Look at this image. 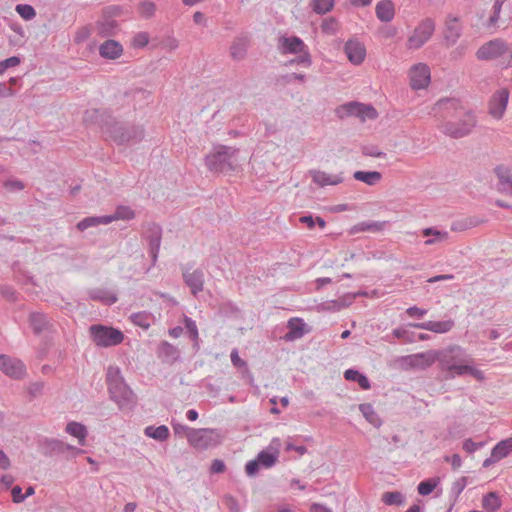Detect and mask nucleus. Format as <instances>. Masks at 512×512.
I'll use <instances>...</instances> for the list:
<instances>
[{
  "mask_svg": "<svg viewBox=\"0 0 512 512\" xmlns=\"http://www.w3.org/2000/svg\"><path fill=\"white\" fill-rule=\"evenodd\" d=\"M92 120L117 144H135L143 140L145 130L142 125L116 120L107 110L93 109L86 111L85 121Z\"/></svg>",
  "mask_w": 512,
  "mask_h": 512,
  "instance_id": "f257e3e1",
  "label": "nucleus"
},
{
  "mask_svg": "<svg viewBox=\"0 0 512 512\" xmlns=\"http://www.w3.org/2000/svg\"><path fill=\"white\" fill-rule=\"evenodd\" d=\"M435 107L445 110L447 116L457 117V120H449L440 125V130L446 136L453 139H459L470 135L476 127L477 119L473 111H464L457 99H440Z\"/></svg>",
  "mask_w": 512,
  "mask_h": 512,
  "instance_id": "f03ea898",
  "label": "nucleus"
},
{
  "mask_svg": "<svg viewBox=\"0 0 512 512\" xmlns=\"http://www.w3.org/2000/svg\"><path fill=\"white\" fill-rule=\"evenodd\" d=\"M107 388L111 400L119 409H132L136 404V395L125 383L118 367L110 366L106 374Z\"/></svg>",
  "mask_w": 512,
  "mask_h": 512,
  "instance_id": "7ed1b4c3",
  "label": "nucleus"
},
{
  "mask_svg": "<svg viewBox=\"0 0 512 512\" xmlns=\"http://www.w3.org/2000/svg\"><path fill=\"white\" fill-rule=\"evenodd\" d=\"M239 150L227 145H214L205 156V165L215 173H229L235 170L236 156Z\"/></svg>",
  "mask_w": 512,
  "mask_h": 512,
  "instance_id": "20e7f679",
  "label": "nucleus"
},
{
  "mask_svg": "<svg viewBox=\"0 0 512 512\" xmlns=\"http://www.w3.org/2000/svg\"><path fill=\"white\" fill-rule=\"evenodd\" d=\"M90 338L98 347H112L121 344L125 338L124 333L112 326L93 324L89 327Z\"/></svg>",
  "mask_w": 512,
  "mask_h": 512,
  "instance_id": "39448f33",
  "label": "nucleus"
},
{
  "mask_svg": "<svg viewBox=\"0 0 512 512\" xmlns=\"http://www.w3.org/2000/svg\"><path fill=\"white\" fill-rule=\"evenodd\" d=\"M188 443L198 450L214 448L221 443V435L217 429L199 428L191 430L187 435Z\"/></svg>",
  "mask_w": 512,
  "mask_h": 512,
  "instance_id": "423d86ee",
  "label": "nucleus"
},
{
  "mask_svg": "<svg viewBox=\"0 0 512 512\" xmlns=\"http://www.w3.org/2000/svg\"><path fill=\"white\" fill-rule=\"evenodd\" d=\"M336 115L343 119L345 117H358L362 121L366 119H375L378 116L377 110L370 104H363L357 101H351L340 105L335 110Z\"/></svg>",
  "mask_w": 512,
  "mask_h": 512,
  "instance_id": "0eeeda50",
  "label": "nucleus"
},
{
  "mask_svg": "<svg viewBox=\"0 0 512 512\" xmlns=\"http://www.w3.org/2000/svg\"><path fill=\"white\" fill-rule=\"evenodd\" d=\"M435 21L432 18L423 19L407 39L406 47L409 50L420 49L432 37L435 31Z\"/></svg>",
  "mask_w": 512,
  "mask_h": 512,
  "instance_id": "6e6552de",
  "label": "nucleus"
},
{
  "mask_svg": "<svg viewBox=\"0 0 512 512\" xmlns=\"http://www.w3.org/2000/svg\"><path fill=\"white\" fill-rule=\"evenodd\" d=\"M506 42L502 38H495L480 46L476 52V57L478 60L482 61H492V60H501V57L505 54Z\"/></svg>",
  "mask_w": 512,
  "mask_h": 512,
  "instance_id": "1a4fd4ad",
  "label": "nucleus"
},
{
  "mask_svg": "<svg viewBox=\"0 0 512 512\" xmlns=\"http://www.w3.org/2000/svg\"><path fill=\"white\" fill-rule=\"evenodd\" d=\"M144 238L147 240L149 245V255L151 257L152 264L155 265L161 246L162 227L154 222L149 223L144 233Z\"/></svg>",
  "mask_w": 512,
  "mask_h": 512,
  "instance_id": "9d476101",
  "label": "nucleus"
},
{
  "mask_svg": "<svg viewBox=\"0 0 512 512\" xmlns=\"http://www.w3.org/2000/svg\"><path fill=\"white\" fill-rule=\"evenodd\" d=\"M39 452L46 457L64 454L72 445L56 438L41 437L37 442Z\"/></svg>",
  "mask_w": 512,
  "mask_h": 512,
  "instance_id": "9b49d317",
  "label": "nucleus"
},
{
  "mask_svg": "<svg viewBox=\"0 0 512 512\" xmlns=\"http://www.w3.org/2000/svg\"><path fill=\"white\" fill-rule=\"evenodd\" d=\"M0 370L11 378L21 379L26 373V366L20 359L1 354Z\"/></svg>",
  "mask_w": 512,
  "mask_h": 512,
  "instance_id": "f8f14e48",
  "label": "nucleus"
},
{
  "mask_svg": "<svg viewBox=\"0 0 512 512\" xmlns=\"http://www.w3.org/2000/svg\"><path fill=\"white\" fill-rule=\"evenodd\" d=\"M409 78L413 90L424 89L430 83V69L424 63L415 64L410 69Z\"/></svg>",
  "mask_w": 512,
  "mask_h": 512,
  "instance_id": "ddd939ff",
  "label": "nucleus"
},
{
  "mask_svg": "<svg viewBox=\"0 0 512 512\" xmlns=\"http://www.w3.org/2000/svg\"><path fill=\"white\" fill-rule=\"evenodd\" d=\"M508 100V89L502 88L494 92L489 101V114L496 119H501L507 108Z\"/></svg>",
  "mask_w": 512,
  "mask_h": 512,
  "instance_id": "4468645a",
  "label": "nucleus"
},
{
  "mask_svg": "<svg viewBox=\"0 0 512 512\" xmlns=\"http://www.w3.org/2000/svg\"><path fill=\"white\" fill-rule=\"evenodd\" d=\"M277 48L280 54L282 55H296L299 52L309 50L308 46L304 43V41L300 37L295 35L279 37Z\"/></svg>",
  "mask_w": 512,
  "mask_h": 512,
  "instance_id": "2eb2a0df",
  "label": "nucleus"
},
{
  "mask_svg": "<svg viewBox=\"0 0 512 512\" xmlns=\"http://www.w3.org/2000/svg\"><path fill=\"white\" fill-rule=\"evenodd\" d=\"M494 173L498 179L496 189L498 192L512 197V171L503 164L494 168Z\"/></svg>",
  "mask_w": 512,
  "mask_h": 512,
  "instance_id": "dca6fc26",
  "label": "nucleus"
},
{
  "mask_svg": "<svg viewBox=\"0 0 512 512\" xmlns=\"http://www.w3.org/2000/svg\"><path fill=\"white\" fill-rule=\"evenodd\" d=\"M184 283L189 287L193 295H197L204 289V272L201 269L190 271V268L182 270Z\"/></svg>",
  "mask_w": 512,
  "mask_h": 512,
  "instance_id": "f3484780",
  "label": "nucleus"
},
{
  "mask_svg": "<svg viewBox=\"0 0 512 512\" xmlns=\"http://www.w3.org/2000/svg\"><path fill=\"white\" fill-rule=\"evenodd\" d=\"M344 51L348 60L354 65H360L365 60V46L358 40L349 39L345 43Z\"/></svg>",
  "mask_w": 512,
  "mask_h": 512,
  "instance_id": "a211bd4d",
  "label": "nucleus"
},
{
  "mask_svg": "<svg viewBox=\"0 0 512 512\" xmlns=\"http://www.w3.org/2000/svg\"><path fill=\"white\" fill-rule=\"evenodd\" d=\"M455 323L452 319L443 320V321H426L420 323H409V326L415 329L428 330L438 334H444L449 332Z\"/></svg>",
  "mask_w": 512,
  "mask_h": 512,
  "instance_id": "6ab92c4d",
  "label": "nucleus"
},
{
  "mask_svg": "<svg viewBox=\"0 0 512 512\" xmlns=\"http://www.w3.org/2000/svg\"><path fill=\"white\" fill-rule=\"evenodd\" d=\"M464 375H470L478 381H482L485 378L484 373L481 370L462 362H459L456 365H450L446 378H455L457 376Z\"/></svg>",
  "mask_w": 512,
  "mask_h": 512,
  "instance_id": "aec40b11",
  "label": "nucleus"
},
{
  "mask_svg": "<svg viewBox=\"0 0 512 512\" xmlns=\"http://www.w3.org/2000/svg\"><path fill=\"white\" fill-rule=\"evenodd\" d=\"M288 332L283 336L285 341H295L309 332L302 318L294 317L287 322Z\"/></svg>",
  "mask_w": 512,
  "mask_h": 512,
  "instance_id": "412c9836",
  "label": "nucleus"
},
{
  "mask_svg": "<svg viewBox=\"0 0 512 512\" xmlns=\"http://www.w3.org/2000/svg\"><path fill=\"white\" fill-rule=\"evenodd\" d=\"M156 353L158 358L166 364H173L180 358V350L165 340L160 342Z\"/></svg>",
  "mask_w": 512,
  "mask_h": 512,
  "instance_id": "4be33fe9",
  "label": "nucleus"
},
{
  "mask_svg": "<svg viewBox=\"0 0 512 512\" xmlns=\"http://www.w3.org/2000/svg\"><path fill=\"white\" fill-rule=\"evenodd\" d=\"M29 325L35 335H40L50 330L52 323L47 314L43 312H31L28 317Z\"/></svg>",
  "mask_w": 512,
  "mask_h": 512,
  "instance_id": "5701e85b",
  "label": "nucleus"
},
{
  "mask_svg": "<svg viewBox=\"0 0 512 512\" xmlns=\"http://www.w3.org/2000/svg\"><path fill=\"white\" fill-rule=\"evenodd\" d=\"M123 53V46L120 42L108 39L99 47V54L104 59L115 60Z\"/></svg>",
  "mask_w": 512,
  "mask_h": 512,
  "instance_id": "b1692460",
  "label": "nucleus"
},
{
  "mask_svg": "<svg viewBox=\"0 0 512 512\" xmlns=\"http://www.w3.org/2000/svg\"><path fill=\"white\" fill-rule=\"evenodd\" d=\"M249 42L250 38L247 34L237 36L230 47L231 57L236 61L244 59L247 54Z\"/></svg>",
  "mask_w": 512,
  "mask_h": 512,
  "instance_id": "393cba45",
  "label": "nucleus"
},
{
  "mask_svg": "<svg viewBox=\"0 0 512 512\" xmlns=\"http://www.w3.org/2000/svg\"><path fill=\"white\" fill-rule=\"evenodd\" d=\"M88 297L90 300L99 301L107 306H111L118 301L117 295L106 288L90 289Z\"/></svg>",
  "mask_w": 512,
  "mask_h": 512,
  "instance_id": "a878e982",
  "label": "nucleus"
},
{
  "mask_svg": "<svg viewBox=\"0 0 512 512\" xmlns=\"http://www.w3.org/2000/svg\"><path fill=\"white\" fill-rule=\"evenodd\" d=\"M459 19L449 15L445 25L444 38L450 44H455L461 36V27L458 24Z\"/></svg>",
  "mask_w": 512,
  "mask_h": 512,
  "instance_id": "bb28decb",
  "label": "nucleus"
},
{
  "mask_svg": "<svg viewBox=\"0 0 512 512\" xmlns=\"http://www.w3.org/2000/svg\"><path fill=\"white\" fill-rule=\"evenodd\" d=\"M310 174L313 182L321 187L328 185H338L343 182V178L340 175L332 176L319 170L310 171Z\"/></svg>",
  "mask_w": 512,
  "mask_h": 512,
  "instance_id": "cd10ccee",
  "label": "nucleus"
},
{
  "mask_svg": "<svg viewBox=\"0 0 512 512\" xmlns=\"http://www.w3.org/2000/svg\"><path fill=\"white\" fill-rule=\"evenodd\" d=\"M65 432L77 438L80 446H84L86 444L88 430L84 424L76 421H70L65 427Z\"/></svg>",
  "mask_w": 512,
  "mask_h": 512,
  "instance_id": "c85d7f7f",
  "label": "nucleus"
},
{
  "mask_svg": "<svg viewBox=\"0 0 512 512\" xmlns=\"http://www.w3.org/2000/svg\"><path fill=\"white\" fill-rule=\"evenodd\" d=\"M377 18L382 22H390L395 16L394 5L391 0H381L376 4Z\"/></svg>",
  "mask_w": 512,
  "mask_h": 512,
  "instance_id": "c756f323",
  "label": "nucleus"
},
{
  "mask_svg": "<svg viewBox=\"0 0 512 512\" xmlns=\"http://www.w3.org/2000/svg\"><path fill=\"white\" fill-rule=\"evenodd\" d=\"M386 223L387 222H385V221H372V220L362 221V222L357 223L350 229V234H356V233L365 232V231L379 232L384 229V227L386 226Z\"/></svg>",
  "mask_w": 512,
  "mask_h": 512,
  "instance_id": "7c9ffc66",
  "label": "nucleus"
},
{
  "mask_svg": "<svg viewBox=\"0 0 512 512\" xmlns=\"http://www.w3.org/2000/svg\"><path fill=\"white\" fill-rule=\"evenodd\" d=\"M344 378L347 381L357 382L363 390H369L371 388V383L368 377L356 369H347L344 372Z\"/></svg>",
  "mask_w": 512,
  "mask_h": 512,
  "instance_id": "2f4dec72",
  "label": "nucleus"
},
{
  "mask_svg": "<svg viewBox=\"0 0 512 512\" xmlns=\"http://www.w3.org/2000/svg\"><path fill=\"white\" fill-rule=\"evenodd\" d=\"M485 222H486V219H484V218H479L477 216H470V217L452 222L451 230L452 231H465L467 229L476 227Z\"/></svg>",
  "mask_w": 512,
  "mask_h": 512,
  "instance_id": "473e14b6",
  "label": "nucleus"
},
{
  "mask_svg": "<svg viewBox=\"0 0 512 512\" xmlns=\"http://www.w3.org/2000/svg\"><path fill=\"white\" fill-rule=\"evenodd\" d=\"M144 434L149 438L163 442L169 438L170 431L166 425H150L144 429Z\"/></svg>",
  "mask_w": 512,
  "mask_h": 512,
  "instance_id": "72a5a7b5",
  "label": "nucleus"
},
{
  "mask_svg": "<svg viewBox=\"0 0 512 512\" xmlns=\"http://www.w3.org/2000/svg\"><path fill=\"white\" fill-rule=\"evenodd\" d=\"M493 458L498 461L507 457L512 452V437L499 441L491 450Z\"/></svg>",
  "mask_w": 512,
  "mask_h": 512,
  "instance_id": "f704fd0d",
  "label": "nucleus"
},
{
  "mask_svg": "<svg viewBox=\"0 0 512 512\" xmlns=\"http://www.w3.org/2000/svg\"><path fill=\"white\" fill-rule=\"evenodd\" d=\"M359 410L364 416V418L373 426L380 427L382 424V420L379 415L376 413L374 407L370 403H362L359 405Z\"/></svg>",
  "mask_w": 512,
  "mask_h": 512,
  "instance_id": "c9c22d12",
  "label": "nucleus"
},
{
  "mask_svg": "<svg viewBox=\"0 0 512 512\" xmlns=\"http://www.w3.org/2000/svg\"><path fill=\"white\" fill-rule=\"evenodd\" d=\"M353 177L357 181L366 183L367 185L373 186L382 179V174L378 171H356Z\"/></svg>",
  "mask_w": 512,
  "mask_h": 512,
  "instance_id": "e433bc0d",
  "label": "nucleus"
},
{
  "mask_svg": "<svg viewBox=\"0 0 512 512\" xmlns=\"http://www.w3.org/2000/svg\"><path fill=\"white\" fill-rule=\"evenodd\" d=\"M409 328H412L409 326V323L402 327L395 328L392 330V335L395 338L404 341L405 343L416 342V333L409 330Z\"/></svg>",
  "mask_w": 512,
  "mask_h": 512,
  "instance_id": "4c0bfd02",
  "label": "nucleus"
},
{
  "mask_svg": "<svg viewBox=\"0 0 512 512\" xmlns=\"http://www.w3.org/2000/svg\"><path fill=\"white\" fill-rule=\"evenodd\" d=\"M152 318V314L147 311L132 313L130 316V320L134 325L139 326L145 330L151 326Z\"/></svg>",
  "mask_w": 512,
  "mask_h": 512,
  "instance_id": "58836bf2",
  "label": "nucleus"
},
{
  "mask_svg": "<svg viewBox=\"0 0 512 512\" xmlns=\"http://www.w3.org/2000/svg\"><path fill=\"white\" fill-rule=\"evenodd\" d=\"M422 234L424 237L434 236V238H428L425 241L426 245H432L437 242H442L448 238V233L446 231H440L433 227L423 229Z\"/></svg>",
  "mask_w": 512,
  "mask_h": 512,
  "instance_id": "ea45409f",
  "label": "nucleus"
},
{
  "mask_svg": "<svg viewBox=\"0 0 512 512\" xmlns=\"http://www.w3.org/2000/svg\"><path fill=\"white\" fill-rule=\"evenodd\" d=\"M501 506V500L497 493L495 492H489L482 498V507L487 512H495L497 511Z\"/></svg>",
  "mask_w": 512,
  "mask_h": 512,
  "instance_id": "a19ab883",
  "label": "nucleus"
},
{
  "mask_svg": "<svg viewBox=\"0 0 512 512\" xmlns=\"http://www.w3.org/2000/svg\"><path fill=\"white\" fill-rule=\"evenodd\" d=\"M256 459L262 467L271 468L278 460V451L262 450L258 453Z\"/></svg>",
  "mask_w": 512,
  "mask_h": 512,
  "instance_id": "79ce46f5",
  "label": "nucleus"
},
{
  "mask_svg": "<svg viewBox=\"0 0 512 512\" xmlns=\"http://www.w3.org/2000/svg\"><path fill=\"white\" fill-rule=\"evenodd\" d=\"M14 271V279L17 283L26 286V285H36L34 277L30 275L26 270L22 269L18 265L13 266Z\"/></svg>",
  "mask_w": 512,
  "mask_h": 512,
  "instance_id": "37998d69",
  "label": "nucleus"
},
{
  "mask_svg": "<svg viewBox=\"0 0 512 512\" xmlns=\"http://www.w3.org/2000/svg\"><path fill=\"white\" fill-rule=\"evenodd\" d=\"M455 352L460 353L461 348L455 347V348H452L451 350L443 353V355L440 359V363H441V367H442L443 371H446L448 373L450 365H456L459 362H461L460 360L456 359V355H454Z\"/></svg>",
  "mask_w": 512,
  "mask_h": 512,
  "instance_id": "c03bdc74",
  "label": "nucleus"
},
{
  "mask_svg": "<svg viewBox=\"0 0 512 512\" xmlns=\"http://www.w3.org/2000/svg\"><path fill=\"white\" fill-rule=\"evenodd\" d=\"M506 0H495L492 6L491 15L485 23L486 28H495L500 20V13Z\"/></svg>",
  "mask_w": 512,
  "mask_h": 512,
  "instance_id": "a18cd8bd",
  "label": "nucleus"
},
{
  "mask_svg": "<svg viewBox=\"0 0 512 512\" xmlns=\"http://www.w3.org/2000/svg\"><path fill=\"white\" fill-rule=\"evenodd\" d=\"M0 295L10 303H16L21 299V294L9 284H0Z\"/></svg>",
  "mask_w": 512,
  "mask_h": 512,
  "instance_id": "49530a36",
  "label": "nucleus"
},
{
  "mask_svg": "<svg viewBox=\"0 0 512 512\" xmlns=\"http://www.w3.org/2000/svg\"><path fill=\"white\" fill-rule=\"evenodd\" d=\"M382 501L389 506H402L405 504V496L399 491H388L383 494Z\"/></svg>",
  "mask_w": 512,
  "mask_h": 512,
  "instance_id": "de8ad7c7",
  "label": "nucleus"
},
{
  "mask_svg": "<svg viewBox=\"0 0 512 512\" xmlns=\"http://www.w3.org/2000/svg\"><path fill=\"white\" fill-rule=\"evenodd\" d=\"M114 219L129 221L135 218V211L129 206L119 205L116 207L114 213Z\"/></svg>",
  "mask_w": 512,
  "mask_h": 512,
  "instance_id": "09e8293b",
  "label": "nucleus"
},
{
  "mask_svg": "<svg viewBox=\"0 0 512 512\" xmlns=\"http://www.w3.org/2000/svg\"><path fill=\"white\" fill-rule=\"evenodd\" d=\"M299 55L286 62V66L292 65H303L304 67H310L312 65V57L309 50L299 52Z\"/></svg>",
  "mask_w": 512,
  "mask_h": 512,
  "instance_id": "8fccbe9b",
  "label": "nucleus"
},
{
  "mask_svg": "<svg viewBox=\"0 0 512 512\" xmlns=\"http://www.w3.org/2000/svg\"><path fill=\"white\" fill-rule=\"evenodd\" d=\"M117 27L116 20L105 17L104 21L99 24V33L102 36H112L115 34Z\"/></svg>",
  "mask_w": 512,
  "mask_h": 512,
  "instance_id": "3c124183",
  "label": "nucleus"
},
{
  "mask_svg": "<svg viewBox=\"0 0 512 512\" xmlns=\"http://www.w3.org/2000/svg\"><path fill=\"white\" fill-rule=\"evenodd\" d=\"M438 481L435 478H429L421 481L417 486V491L421 496L431 494L436 488Z\"/></svg>",
  "mask_w": 512,
  "mask_h": 512,
  "instance_id": "603ef678",
  "label": "nucleus"
},
{
  "mask_svg": "<svg viewBox=\"0 0 512 512\" xmlns=\"http://www.w3.org/2000/svg\"><path fill=\"white\" fill-rule=\"evenodd\" d=\"M15 11L20 15L22 19L25 21L32 20L36 17V10L32 5L29 4H17L15 7Z\"/></svg>",
  "mask_w": 512,
  "mask_h": 512,
  "instance_id": "864d4df0",
  "label": "nucleus"
},
{
  "mask_svg": "<svg viewBox=\"0 0 512 512\" xmlns=\"http://www.w3.org/2000/svg\"><path fill=\"white\" fill-rule=\"evenodd\" d=\"M334 6V0H313L312 9L315 13L323 15L329 12Z\"/></svg>",
  "mask_w": 512,
  "mask_h": 512,
  "instance_id": "5fc2aeb1",
  "label": "nucleus"
},
{
  "mask_svg": "<svg viewBox=\"0 0 512 512\" xmlns=\"http://www.w3.org/2000/svg\"><path fill=\"white\" fill-rule=\"evenodd\" d=\"M467 485V477L463 476L457 479L451 487L450 495L453 497V501L456 502L459 495L463 492Z\"/></svg>",
  "mask_w": 512,
  "mask_h": 512,
  "instance_id": "6e6d98bb",
  "label": "nucleus"
},
{
  "mask_svg": "<svg viewBox=\"0 0 512 512\" xmlns=\"http://www.w3.org/2000/svg\"><path fill=\"white\" fill-rule=\"evenodd\" d=\"M155 11H156V5L154 2L149 1V0H144V1L140 2L139 13L144 18H147V19L151 18L155 14Z\"/></svg>",
  "mask_w": 512,
  "mask_h": 512,
  "instance_id": "4d7b16f0",
  "label": "nucleus"
},
{
  "mask_svg": "<svg viewBox=\"0 0 512 512\" xmlns=\"http://www.w3.org/2000/svg\"><path fill=\"white\" fill-rule=\"evenodd\" d=\"M184 326L186 328V331H187L190 339L197 340L199 333H198V328H197L196 322L192 318L185 316L184 317Z\"/></svg>",
  "mask_w": 512,
  "mask_h": 512,
  "instance_id": "13d9d810",
  "label": "nucleus"
},
{
  "mask_svg": "<svg viewBox=\"0 0 512 512\" xmlns=\"http://www.w3.org/2000/svg\"><path fill=\"white\" fill-rule=\"evenodd\" d=\"M506 48L507 50L499 62L501 69H508L512 67V42H506Z\"/></svg>",
  "mask_w": 512,
  "mask_h": 512,
  "instance_id": "bf43d9fd",
  "label": "nucleus"
},
{
  "mask_svg": "<svg viewBox=\"0 0 512 512\" xmlns=\"http://www.w3.org/2000/svg\"><path fill=\"white\" fill-rule=\"evenodd\" d=\"M98 218L97 216H89V217H85L83 218L81 221H79L76 225L77 229L79 231H85L86 229L90 228V227H96L98 226Z\"/></svg>",
  "mask_w": 512,
  "mask_h": 512,
  "instance_id": "052dcab7",
  "label": "nucleus"
},
{
  "mask_svg": "<svg viewBox=\"0 0 512 512\" xmlns=\"http://www.w3.org/2000/svg\"><path fill=\"white\" fill-rule=\"evenodd\" d=\"M45 383L43 381H36L30 383L28 387V394L31 398H36L43 394Z\"/></svg>",
  "mask_w": 512,
  "mask_h": 512,
  "instance_id": "680f3d73",
  "label": "nucleus"
},
{
  "mask_svg": "<svg viewBox=\"0 0 512 512\" xmlns=\"http://www.w3.org/2000/svg\"><path fill=\"white\" fill-rule=\"evenodd\" d=\"M149 43V34L147 32H138L134 37L132 44L135 48H143Z\"/></svg>",
  "mask_w": 512,
  "mask_h": 512,
  "instance_id": "e2e57ef3",
  "label": "nucleus"
},
{
  "mask_svg": "<svg viewBox=\"0 0 512 512\" xmlns=\"http://www.w3.org/2000/svg\"><path fill=\"white\" fill-rule=\"evenodd\" d=\"M21 63L18 56H11L0 62V74L4 73L8 68L15 67Z\"/></svg>",
  "mask_w": 512,
  "mask_h": 512,
  "instance_id": "0e129e2a",
  "label": "nucleus"
},
{
  "mask_svg": "<svg viewBox=\"0 0 512 512\" xmlns=\"http://www.w3.org/2000/svg\"><path fill=\"white\" fill-rule=\"evenodd\" d=\"M484 445H485L484 442H474L471 438H468V439L464 440L462 448L467 453L472 454L476 450L482 448Z\"/></svg>",
  "mask_w": 512,
  "mask_h": 512,
  "instance_id": "69168bd1",
  "label": "nucleus"
},
{
  "mask_svg": "<svg viewBox=\"0 0 512 512\" xmlns=\"http://www.w3.org/2000/svg\"><path fill=\"white\" fill-rule=\"evenodd\" d=\"M362 153L365 156H371L375 158L384 157L386 154L378 149L375 145H366L362 147Z\"/></svg>",
  "mask_w": 512,
  "mask_h": 512,
  "instance_id": "338daca9",
  "label": "nucleus"
},
{
  "mask_svg": "<svg viewBox=\"0 0 512 512\" xmlns=\"http://www.w3.org/2000/svg\"><path fill=\"white\" fill-rule=\"evenodd\" d=\"M261 464L259 463V461L255 458L253 460H250L246 463L245 465V472L246 474L249 476V477H253L255 476L259 469H260Z\"/></svg>",
  "mask_w": 512,
  "mask_h": 512,
  "instance_id": "774afa93",
  "label": "nucleus"
}]
</instances>
